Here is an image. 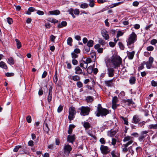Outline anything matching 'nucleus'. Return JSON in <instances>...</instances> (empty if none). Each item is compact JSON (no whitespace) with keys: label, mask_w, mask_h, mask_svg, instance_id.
I'll use <instances>...</instances> for the list:
<instances>
[{"label":"nucleus","mask_w":157,"mask_h":157,"mask_svg":"<svg viewBox=\"0 0 157 157\" xmlns=\"http://www.w3.org/2000/svg\"><path fill=\"white\" fill-rule=\"evenodd\" d=\"M133 138L132 137L130 136H125L123 140V141L124 142L127 141H128V142L126 144H124V147H128L129 145L132 144L133 142V140H132Z\"/></svg>","instance_id":"obj_6"},{"label":"nucleus","mask_w":157,"mask_h":157,"mask_svg":"<svg viewBox=\"0 0 157 157\" xmlns=\"http://www.w3.org/2000/svg\"><path fill=\"white\" fill-rule=\"evenodd\" d=\"M50 40L53 42H54L55 39H56V37L52 35L50 37Z\"/></svg>","instance_id":"obj_64"},{"label":"nucleus","mask_w":157,"mask_h":157,"mask_svg":"<svg viewBox=\"0 0 157 157\" xmlns=\"http://www.w3.org/2000/svg\"><path fill=\"white\" fill-rule=\"evenodd\" d=\"M93 97L91 96H88L86 98V100L88 102H91L93 101Z\"/></svg>","instance_id":"obj_31"},{"label":"nucleus","mask_w":157,"mask_h":157,"mask_svg":"<svg viewBox=\"0 0 157 157\" xmlns=\"http://www.w3.org/2000/svg\"><path fill=\"white\" fill-rule=\"evenodd\" d=\"M107 70V74L108 75L109 77H113L114 75V70L113 68L109 67L108 68Z\"/></svg>","instance_id":"obj_12"},{"label":"nucleus","mask_w":157,"mask_h":157,"mask_svg":"<svg viewBox=\"0 0 157 157\" xmlns=\"http://www.w3.org/2000/svg\"><path fill=\"white\" fill-rule=\"evenodd\" d=\"M72 149L71 147L69 144L65 145L63 149L64 154L66 156H68Z\"/></svg>","instance_id":"obj_7"},{"label":"nucleus","mask_w":157,"mask_h":157,"mask_svg":"<svg viewBox=\"0 0 157 157\" xmlns=\"http://www.w3.org/2000/svg\"><path fill=\"white\" fill-rule=\"evenodd\" d=\"M101 34L105 40H107L109 38L108 32L105 29H103L101 31Z\"/></svg>","instance_id":"obj_15"},{"label":"nucleus","mask_w":157,"mask_h":157,"mask_svg":"<svg viewBox=\"0 0 157 157\" xmlns=\"http://www.w3.org/2000/svg\"><path fill=\"white\" fill-rule=\"evenodd\" d=\"M72 77V79L74 81H77L78 80H79L80 79V77L78 75H75L74 76H72L71 75H70L68 78H71V77Z\"/></svg>","instance_id":"obj_22"},{"label":"nucleus","mask_w":157,"mask_h":157,"mask_svg":"<svg viewBox=\"0 0 157 157\" xmlns=\"http://www.w3.org/2000/svg\"><path fill=\"white\" fill-rule=\"evenodd\" d=\"M75 73L76 74H82V70L78 66L76 67L75 68Z\"/></svg>","instance_id":"obj_20"},{"label":"nucleus","mask_w":157,"mask_h":157,"mask_svg":"<svg viewBox=\"0 0 157 157\" xmlns=\"http://www.w3.org/2000/svg\"><path fill=\"white\" fill-rule=\"evenodd\" d=\"M63 109V107L61 105H60L58 108L57 112L58 113H60L62 110Z\"/></svg>","instance_id":"obj_47"},{"label":"nucleus","mask_w":157,"mask_h":157,"mask_svg":"<svg viewBox=\"0 0 157 157\" xmlns=\"http://www.w3.org/2000/svg\"><path fill=\"white\" fill-rule=\"evenodd\" d=\"M21 147V146H15V147L14 148L13 150V151L14 152H17L18 151L19 148Z\"/></svg>","instance_id":"obj_43"},{"label":"nucleus","mask_w":157,"mask_h":157,"mask_svg":"<svg viewBox=\"0 0 157 157\" xmlns=\"http://www.w3.org/2000/svg\"><path fill=\"white\" fill-rule=\"evenodd\" d=\"M141 120V118L137 115H135L133 116L132 122L135 124H138Z\"/></svg>","instance_id":"obj_13"},{"label":"nucleus","mask_w":157,"mask_h":157,"mask_svg":"<svg viewBox=\"0 0 157 157\" xmlns=\"http://www.w3.org/2000/svg\"><path fill=\"white\" fill-rule=\"evenodd\" d=\"M79 109L81 110L80 115L83 116L88 115L90 110V108L88 106H82Z\"/></svg>","instance_id":"obj_5"},{"label":"nucleus","mask_w":157,"mask_h":157,"mask_svg":"<svg viewBox=\"0 0 157 157\" xmlns=\"http://www.w3.org/2000/svg\"><path fill=\"white\" fill-rule=\"evenodd\" d=\"M43 129L45 132H46L47 134H48V132L49 131V128L48 127V124L45 121L43 124Z\"/></svg>","instance_id":"obj_18"},{"label":"nucleus","mask_w":157,"mask_h":157,"mask_svg":"<svg viewBox=\"0 0 157 157\" xmlns=\"http://www.w3.org/2000/svg\"><path fill=\"white\" fill-rule=\"evenodd\" d=\"M123 34V33H122L120 31H119L117 32V38L119 37L120 36H122Z\"/></svg>","instance_id":"obj_48"},{"label":"nucleus","mask_w":157,"mask_h":157,"mask_svg":"<svg viewBox=\"0 0 157 157\" xmlns=\"http://www.w3.org/2000/svg\"><path fill=\"white\" fill-rule=\"evenodd\" d=\"M15 40L16 42L17 46V48L19 49L21 47V42L17 39H15Z\"/></svg>","instance_id":"obj_29"},{"label":"nucleus","mask_w":157,"mask_h":157,"mask_svg":"<svg viewBox=\"0 0 157 157\" xmlns=\"http://www.w3.org/2000/svg\"><path fill=\"white\" fill-rule=\"evenodd\" d=\"M75 139V135H69L67 136V141L69 142H71L73 144Z\"/></svg>","instance_id":"obj_16"},{"label":"nucleus","mask_w":157,"mask_h":157,"mask_svg":"<svg viewBox=\"0 0 157 157\" xmlns=\"http://www.w3.org/2000/svg\"><path fill=\"white\" fill-rule=\"evenodd\" d=\"M113 79L105 81V83L106 85L108 86H111L113 84Z\"/></svg>","instance_id":"obj_23"},{"label":"nucleus","mask_w":157,"mask_h":157,"mask_svg":"<svg viewBox=\"0 0 157 157\" xmlns=\"http://www.w3.org/2000/svg\"><path fill=\"white\" fill-rule=\"evenodd\" d=\"M92 61L91 59L90 58H86V61H85L86 63L88 65V63H90Z\"/></svg>","instance_id":"obj_55"},{"label":"nucleus","mask_w":157,"mask_h":157,"mask_svg":"<svg viewBox=\"0 0 157 157\" xmlns=\"http://www.w3.org/2000/svg\"><path fill=\"white\" fill-rule=\"evenodd\" d=\"M69 115L68 117L69 120H73L75 117V115L76 113L75 110V108L73 107H70L69 109Z\"/></svg>","instance_id":"obj_4"},{"label":"nucleus","mask_w":157,"mask_h":157,"mask_svg":"<svg viewBox=\"0 0 157 157\" xmlns=\"http://www.w3.org/2000/svg\"><path fill=\"white\" fill-rule=\"evenodd\" d=\"M157 43V40L156 39H153L151 41V44L152 45H155Z\"/></svg>","instance_id":"obj_57"},{"label":"nucleus","mask_w":157,"mask_h":157,"mask_svg":"<svg viewBox=\"0 0 157 157\" xmlns=\"http://www.w3.org/2000/svg\"><path fill=\"white\" fill-rule=\"evenodd\" d=\"M148 128L149 129H157V123L155 124H151L148 125Z\"/></svg>","instance_id":"obj_25"},{"label":"nucleus","mask_w":157,"mask_h":157,"mask_svg":"<svg viewBox=\"0 0 157 157\" xmlns=\"http://www.w3.org/2000/svg\"><path fill=\"white\" fill-rule=\"evenodd\" d=\"M154 61V59L152 57H150L149 58V60L145 63L146 65L147 68L148 69H150L152 66L153 62Z\"/></svg>","instance_id":"obj_10"},{"label":"nucleus","mask_w":157,"mask_h":157,"mask_svg":"<svg viewBox=\"0 0 157 157\" xmlns=\"http://www.w3.org/2000/svg\"><path fill=\"white\" fill-rule=\"evenodd\" d=\"M116 132H117L116 131H112V130H111L109 132V136H115Z\"/></svg>","instance_id":"obj_38"},{"label":"nucleus","mask_w":157,"mask_h":157,"mask_svg":"<svg viewBox=\"0 0 157 157\" xmlns=\"http://www.w3.org/2000/svg\"><path fill=\"white\" fill-rule=\"evenodd\" d=\"M26 121L28 123H30L31 122V118L30 116H28L26 117Z\"/></svg>","instance_id":"obj_50"},{"label":"nucleus","mask_w":157,"mask_h":157,"mask_svg":"<svg viewBox=\"0 0 157 157\" xmlns=\"http://www.w3.org/2000/svg\"><path fill=\"white\" fill-rule=\"evenodd\" d=\"M80 7L83 9L86 8L88 7V5L86 3H82L80 5Z\"/></svg>","instance_id":"obj_35"},{"label":"nucleus","mask_w":157,"mask_h":157,"mask_svg":"<svg viewBox=\"0 0 157 157\" xmlns=\"http://www.w3.org/2000/svg\"><path fill=\"white\" fill-rule=\"evenodd\" d=\"M52 94H48V97L47 100L49 102H50L52 100Z\"/></svg>","instance_id":"obj_45"},{"label":"nucleus","mask_w":157,"mask_h":157,"mask_svg":"<svg viewBox=\"0 0 157 157\" xmlns=\"http://www.w3.org/2000/svg\"><path fill=\"white\" fill-rule=\"evenodd\" d=\"M125 94L124 92L121 91V93L118 95V96L120 98H122L125 95Z\"/></svg>","instance_id":"obj_46"},{"label":"nucleus","mask_w":157,"mask_h":157,"mask_svg":"<svg viewBox=\"0 0 157 157\" xmlns=\"http://www.w3.org/2000/svg\"><path fill=\"white\" fill-rule=\"evenodd\" d=\"M100 142L102 144H104L105 143V141L103 138H101L99 140Z\"/></svg>","instance_id":"obj_49"},{"label":"nucleus","mask_w":157,"mask_h":157,"mask_svg":"<svg viewBox=\"0 0 157 157\" xmlns=\"http://www.w3.org/2000/svg\"><path fill=\"white\" fill-rule=\"evenodd\" d=\"M117 152L113 150L111 152V154L112 157H118L116 155Z\"/></svg>","instance_id":"obj_44"},{"label":"nucleus","mask_w":157,"mask_h":157,"mask_svg":"<svg viewBox=\"0 0 157 157\" xmlns=\"http://www.w3.org/2000/svg\"><path fill=\"white\" fill-rule=\"evenodd\" d=\"M72 63L73 65H75L78 64V62L76 59H73L72 60Z\"/></svg>","instance_id":"obj_59"},{"label":"nucleus","mask_w":157,"mask_h":157,"mask_svg":"<svg viewBox=\"0 0 157 157\" xmlns=\"http://www.w3.org/2000/svg\"><path fill=\"white\" fill-rule=\"evenodd\" d=\"M121 118L124 121V124L127 125H128V122L127 120H126L125 118L121 116Z\"/></svg>","instance_id":"obj_53"},{"label":"nucleus","mask_w":157,"mask_h":157,"mask_svg":"<svg viewBox=\"0 0 157 157\" xmlns=\"http://www.w3.org/2000/svg\"><path fill=\"white\" fill-rule=\"evenodd\" d=\"M110 65L114 68L116 69L120 67L122 63V59L119 56L113 55L109 59Z\"/></svg>","instance_id":"obj_1"},{"label":"nucleus","mask_w":157,"mask_h":157,"mask_svg":"<svg viewBox=\"0 0 157 157\" xmlns=\"http://www.w3.org/2000/svg\"><path fill=\"white\" fill-rule=\"evenodd\" d=\"M7 21L8 22V23L10 25L11 24L13 23V21L12 19L10 18H7Z\"/></svg>","instance_id":"obj_56"},{"label":"nucleus","mask_w":157,"mask_h":157,"mask_svg":"<svg viewBox=\"0 0 157 157\" xmlns=\"http://www.w3.org/2000/svg\"><path fill=\"white\" fill-rule=\"evenodd\" d=\"M118 45L120 49L122 50H123L124 48V47L122 43L121 42H119Z\"/></svg>","instance_id":"obj_42"},{"label":"nucleus","mask_w":157,"mask_h":157,"mask_svg":"<svg viewBox=\"0 0 157 157\" xmlns=\"http://www.w3.org/2000/svg\"><path fill=\"white\" fill-rule=\"evenodd\" d=\"M14 75V74L13 73H6V75L7 77L13 76Z\"/></svg>","instance_id":"obj_51"},{"label":"nucleus","mask_w":157,"mask_h":157,"mask_svg":"<svg viewBox=\"0 0 157 157\" xmlns=\"http://www.w3.org/2000/svg\"><path fill=\"white\" fill-rule=\"evenodd\" d=\"M36 13L40 15H42L44 14V12L40 10H38L36 12Z\"/></svg>","instance_id":"obj_63"},{"label":"nucleus","mask_w":157,"mask_h":157,"mask_svg":"<svg viewBox=\"0 0 157 157\" xmlns=\"http://www.w3.org/2000/svg\"><path fill=\"white\" fill-rule=\"evenodd\" d=\"M94 42L93 40H90L87 42V46L90 47H92L93 46Z\"/></svg>","instance_id":"obj_30"},{"label":"nucleus","mask_w":157,"mask_h":157,"mask_svg":"<svg viewBox=\"0 0 157 157\" xmlns=\"http://www.w3.org/2000/svg\"><path fill=\"white\" fill-rule=\"evenodd\" d=\"M80 66L81 67H83L84 69H86L87 68L88 65L86 63L85 61L82 60L80 63Z\"/></svg>","instance_id":"obj_21"},{"label":"nucleus","mask_w":157,"mask_h":157,"mask_svg":"<svg viewBox=\"0 0 157 157\" xmlns=\"http://www.w3.org/2000/svg\"><path fill=\"white\" fill-rule=\"evenodd\" d=\"M151 85L153 86H157V82L154 80H152L151 82Z\"/></svg>","instance_id":"obj_52"},{"label":"nucleus","mask_w":157,"mask_h":157,"mask_svg":"<svg viewBox=\"0 0 157 157\" xmlns=\"http://www.w3.org/2000/svg\"><path fill=\"white\" fill-rule=\"evenodd\" d=\"M109 113V111L107 109L102 108L101 104H98L97 111L95 112L97 116H106Z\"/></svg>","instance_id":"obj_2"},{"label":"nucleus","mask_w":157,"mask_h":157,"mask_svg":"<svg viewBox=\"0 0 157 157\" xmlns=\"http://www.w3.org/2000/svg\"><path fill=\"white\" fill-rule=\"evenodd\" d=\"M89 5L91 7H93L94 6V0H89Z\"/></svg>","instance_id":"obj_37"},{"label":"nucleus","mask_w":157,"mask_h":157,"mask_svg":"<svg viewBox=\"0 0 157 157\" xmlns=\"http://www.w3.org/2000/svg\"><path fill=\"white\" fill-rule=\"evenodd\" d=\"M82 124L86 129H88L91 127L90 124L88 122H84Z\"/></svg>","instance_id":"obj_19"},{"label":"nucleus","mask_w":157,"mask_h":157,"mask_svg":"<svg viewBox=\"0 0 157 157\" xmlns=\"http://www.w3.org/2000/svg\"><path fill=\"white\" fill-rule=\"evenodd\" d=\"M118 101V99L117 96H114L113 98L112 101V108L113 109H115L117 108V106L116 105V103Z\"/></svg>","instance_id":"obj_11"},{"label":"nucleus","mask_w":157,"mask_h":157,"mask_svg":"<svg viewBox=\"0 0 157 157\" xmlns=\"http://www.w3.org/2000/svg\"><path fill=\"white\" fill-rule=\"evenodd\" d=\"M49 13L51 15H58L60 14V12L58 10H56L50 11Z\"/></svg>","instance_id":"obj_24"},{"label":"nucleus","mask_w":157,"mask_h":157,"mask_svg":"<svg viewBox=\"0 0 157 157\" xmlns=\"http://www.w3.org/2000/svg\"><path fill=\"white\" fill-rule=\"evenodd\" d=\"M126 53L127 55V56L129 59H133L135 54L134 51H133L131 52L127 51Z\"/></svg>","instance_id":"obj_17"},{"label":"nucleus","mask_w":157,"mask_h":157,"mask_svg":"<svg viewBox=\"0 0 157 157\" xmlns=\"http://www.w3.org/2000/svg\"><path fill=\"white\" fill-rule=\"evenodd\" d=\"M137 36L135 33L133 32L130 35L127 41V45H129L134 43L136 40Z\"/></svg>","instance_id":"obj_3"},{"label":"nucleus","mask_w":157,"mask_h":157,"mask_svg":"<svg viewBox=\"0 0 157 157\" xmlns=\"http://www.w3.org/2000/svg\"><path fill=\"white\" fill-rule=\"evenodd\" d=\"M100 149L101 153L104 155L107 154L109 151V147L107 146L103 145L101 146Z\"/></svg>","instance_id":"obj_9"},{"label":"nucleus","mask_w":157,"mask_h":157,"mask_svg":"<svg viewBox=\"0 0 157 157\" xmlns=\"http://www.w3.org/2000/svg\"><path fill=\"white\" fill-rule=\"evenodd\" d=\"M148 132L146 131H143L141 132V135L140 136L139 140L140 141H142L147 136L146 135Z\"/></svg>","instance_id":"obj_14"},{"label":"nucleus","mask_w":157,"mask_h":157,"mask_svg":"<svg viewBox=\"0 0 157 157\" xmlns=\"http://www.w3.org/2000/svg\"><path fill=\"white\" fill-rule=\"evenodd\" d=\"M92 67L90 66L87 68V71L88 73L90 74L92 72Z\"/></svg>","instance_id":"obj_40"},{"label":"nucleus","mask_w":157,"mask_h":157,"mask_svg":"<svg viewBox=\"0 0 157 157\" xmlns=\"http://www.w3.org/2000/svg\"><path fill=\"white\" fill-rule=\"evenodd\" d=\"M68 12L69 13V14L71 15L74 18H75V17L73 13H74V14L75 15H78L80 12L78 9H75V10H74L72 8H70L68 10Z\"/></svg>","instance_id":"obj_8"},{"label":"nucleus","mask_w":157,"mask_h":157,"mask_svg":"<svg viewBox=\"0 0 157 157\" xmlns=\"http://www.w3.org/2000/svg\"><path fill=\"white\" fill-rule=\"evenodd\" d=\"M34 142L33 140H30L28 142V145L30 146H33L34 145Z\"/></svg>","instance_id":"obj_61"},{"label":"nucleus","mask_w":157,"mask_h":157,"mask_svg":"<svg viewBox=\"0 0 157 157\" xmlns=\"http://www.w3.org/2000/svg\"><path fill=\"white\" fill-rule=\"evenodd\" d=\"M136 78L135 77H131L129 79V82L130 84H133L135 83Z\"/></svg>","instance_id":"obj_33"},{"label":"nucleus","mask_w":157,"mask_h":157,"mask_svg":"<svg viewBox=\"0 0 157 157\" xmlns=\"http://www.w3.org/2000/svg\"><path fill=\"white\" fill-rule=\"evenodd\" d=\"M85 51L86 52H88L90 50V47L88 46H86L84 47Z\"/></svg>","instance_id":"obj_54"},{"label":"nucleus","mask_w":157,"mask_h":157,"mask_svg":"<svg viewBox=\"0 0 157 157\" xmlns=\"http://www.w3.org/2000/svg\"><path fill=\"white\" fill-rule=\"evenodd\" d=\"M72 39L71 37H69L67 40V44L70 46L72 45Z\"/></svg>","instance_id":"obj_34"},{"label":"nucleus","mask_w":157,"mask_h":157,"mask_svg":"<svg viewBox=\"0 0 157 157\" xmlns=\"http://www.w3.org/2000/svg\"><path fill=\"white\" fill-rule=\"evenodd\" d=\"M147 50L149 51H152L154 49V48L153 46H150L147 47Z\"/></svg>","instance_id":"obj_60"},{"label":"nucleus","mask_w":157,"mask_h":157,"mask_svg":"<svg viewBox=\"0 0 157 157\" xmlns=\"http://www.w3.org/2000/svg\"><path fill=\"white\" fill-rule=\"evenodd\" d=\"M0 67L5 69H6L7 68V67L5 63L2 61L0 62Z\"/></svg>","instance_id":"obj_32"},{"label":"nucleus","mask_w":157,"mask_h":157,"mask_svg":"<svg viewBox=\"0 0 157 157\" xmlns=\"http://www.w3.org/2000/svg\"><path fill=\"white\" fill-rule=\"evenodd\" d=\"M76 85L79 88H81L83 86L82 83L80 81L76 83Z\"/></svg>","instance_id":"obj_39"},{"label":"nucleus","mask_w":157,"mask_h":157,"mask_svg":"<svg viewBox=\"0 0 157 157\" xmlns=\"http://www.w3.org/2000/svg\"><path fill=\"white\" fill-rule=\"evenodd\" d=\"M116 143V140L115 138H112V144L113 145L115 146Z\"/></svg>","instance_id":"obj_58"},{"label":"nucleus","mask_w":157,"mask_h":157,"mask_svg":"<svg viewBox=\"0 0 157 157\" xmlns=\"http://www.w3.org/2000/svg\"><path fill=\"white\" fill-rule=\"evenodd\" d=\"M36 10H35V8L33 7H30L29 8L28 11L27 12V14L30 15L31 14V12H32Z\"/></svg>","instance_id":"obj_28"},{"label":"nucleus","mask_w":157,"mask_h":157,"mask_svg":"<svg viewBox=\"0 0 157 157\" xmlns=\"http://www.w3.org/2000/svg\"><path fill=\"white\" fill-rule=\"evenodd\" d=\"M67 25V22L66 21H63L61 22V24H59L58 25V27L60 28L66 26Z\"/></svg>","instance_id":"obj_27"},{"label":"nucleus","mask_w":157,"mask_h":157,"mask_svg":"<svg viewBox=\"0 0 157 157\" xmlns=\"http://www.w3.org/2000/svg\"><path fill=\"white\" fill-rule=\"evenodd\" d=\"M71 57L73 59H75L78 57V55L74 52L71 53Z\"/></svg>","instance_id":"obj_41"},{"label":"nucleus","mask_w":157,"mask_h":157,"mask_svg":"<svg viewBox=\"0 0 157 157\" xmlns=\"http://www.w3.org/2000/svg\"><path fill=\"white\" fill-rule=\"evenodd\" d=\"M8 63L10 64H13L14 63L13 59L12 57H10L8 59Z\"/></svg>","instance_id":"obj_36"},{"label":"nucleus","mask_w":157,"mask_h":157,"mask_svg":"<svg viewBox=\"0 0 157 157\" xmlns=\"http://www.w3.org/2000/svg\"><path fill=\"white\" fill-rule=\"evenodd\" d=\"M90 55H91L92 58H94V56L95 57L96 55V53L95 52L92 51L90 53Z\"/></svg>","instance_id":"obj_62"},{"label":"nucleus","mask_w":157,"mask_h":157,"mask_svg":"<svg viewBox=\"0 0 157 157\" xmlns=\"http://www.w3.org/2000/svg\"><path fill=\"white\" fill-rule=\"evenodd\" d=\"M124 102L125 103H127L128 105H130L131 104L133 105L134 104L132 99L124 100Z\"/></svg>","instance_id":"obj_26"}]
</instances>
